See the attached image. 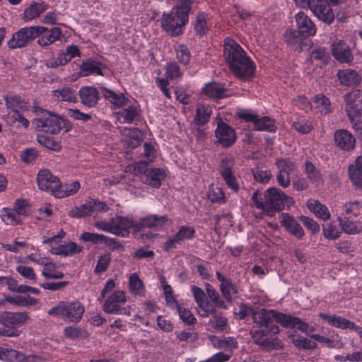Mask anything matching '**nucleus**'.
Masks as SVG:
<instances>
[{
    "label": "nucleus",
    "instance_id": "9b49d317",
    "mask_svg": "<svg viewBox=\"0 0 362 362\" xmlns=\"http://www.w3.org/2000/svg\"><path fill=\"white\" fill-rule=\"evenodd\" d=\"M233 165V159L226 157L221 160L218 170L227 187L233 192H238L240 185L232 170Z\"/></svg>",
    "mask_w": 362,
    "mask_h": 362
},
{
    "label": "nucleus",
    "instance_id": "49530a36",
    "mask_svg": "<svg viewBox=\"0 0 362 362\" xmlns=\"http://www.w3.org/2000/svg\"><path fill=\"white\" fill-rule=\"evenodd\" d=\"M214 316L209 320V326L214 329L215 332H221L226 329L228 325V320L223 315H217L216 312L213 314Z\"/></svg>",
    "mask_w": 362,
    "mask_h": 362
},
{
    "label": "nucleus",
    "instance_id": "0e129e2a",
    "mask_svg": "<svg viewBox=\"0 0 362 362\" xmlns=\"http://www.w3.org/2000/svg\"><path fill=\"white\" fill-rule=\"evenodd\" d=\"M305 173L308 178L315 183H320L322 176L320 171L310 162L305 163Z\"/></svg>",
    "mask_w": 362,
    "mask_h": 362
},
{
    "label": "nucleus",
    "instance_id": "cd10ccee",
    "mask_svg": "<svg viewBox=\"0 0 362 362\" xmlns=\"http://www.w3.org/2000/svg\"><path fill=\"white\" fill-rule=\"evenodd\" d=\"M211 343L216 349H223L229 354H232V351L238 346L237 340L232 337L219 338L214 336L211 338Z\"/></svg>",
    "mask_w": 362,
    "mask_h": 362
},
{
    "label": "nucleus",
    "instance_id": "3c124183",
    "mask_svg": "<svg viewBox=\"0 0 362 362\" xmlns=\"http://www.w3.org/2000/svg\"><path fill=\"white\" fill-rule=\"evenodd\" d=\"M64 334L66 337L69 339H86L89 337V334L87 331L75 326L65 327Z\"/></svg>",
    "mask_w": 362,
    "mask_h": 362
},
{
    "label": "nucleus",
    "instance_id": "4c0bfd02",
    "mask_svg": "<svg viewBox=\"0 0 362 362\" xmlns=\"http://www.w3.org/2000/svg\"><path fill=\"white\" fill-rule=\"evenodd\" d=\"M80 240L84 242H90L93 244H101L105 243L107 245L110 246L113 244V239L109 238L104 235L84 232L80 236Z\"/></svg>",
    "mask_w": 362,
    "mask_h": 362
},
{
    "label": "nucleus",
    "instance_id": "ddd939ff",
    "mask_svg": "<svg viewBox=\"0 0 362 362\" xmlns=\"http://www.w3.org/2000/svg\"><path fill=\"white\" fill-rule=\"evenodd\" d=\"M37 185L41 190L50 191L54 196L55 192L61 187L59 179L54 176L47 170H41L38 173L37 177Z\"/></svg>",
    "mask_w": 362,
    "mask_h": 362
},
{
    "label": "nucleus",
    "instance_id": "37998d69",
    "mask_svg": "<svg viewBox=\"0 0 362 362\" xmlns=\"http://www.w3.org/2000/svg\"><path fill=\"white\" fill-rule=\"evenodd\" d=\"M165 177L164 172L158 168H154L149 170L146 175L145 182L154 188H158L160 185V181Z\"/></svg>",
    "mask_w": 362,
    "mask_h": 362
},
{
    "label": "nucleus",
    "instance_id": "5fc2aeb1",
    "mask_svg": "<svg viewBox=\"0 0 362 362\" xmlns=\"http://www.w3.org/2000/svg\"><path fill=\"white\" fill-rule=\"evenodd\" d=\"M57 266L52 262H50L42 271V275L47 279H59L64 277V274L62 272L56 269Z\"/></svg>",
    "mask_w": 362,
    "mask_h": 362
},
{
    "label": "nucleus",
    "instance_id": "393cba45",
    "mask_svg": "<svg viewBox=\"0 0 362 362\" xmlns=\"http://www.w3.org/2000/svg\"><path fill=\"white\" fill-rule=\"evenodd\" d=\"M81 102L88 107H95L99 100V93L93 87L83 86L79 90Z\"/></svg>",
    "mask_w": 362,
    "mask_h": 362
},
{
    "label": "nucleus",
    "instance_id": "f704fd0d",
    "mask_svg": "<svg viewBox=\"0 0 362 362\" xmlns=\"http://www.w3.org/2000/svg\"><path fill=\"white\" fill-rule=\"evenodd\" d=\"M337 220L340 227L345 233L357 234L362 230V223L358 221H353L348 218L338 216Z\"/></svg>",
    "mask_w": 362,
    "mask_h": 362
},
{
    "label": "nucleus",
    "instance_id": "aec40b11",
    "mask_svg": "<svg viewBox=\"0 0 362 362\" xmlns=\"http://www.w3.org/2000/svg\"><path fill=\"white\" fill-rule=\"evenodd\" d=\"M106 69V66L100 62L88 59L82 62L80 65V72L83 76H88L90 75H101L104 76V71Z\"/></svg>",
    "mask_w": 362,
    "mask_h": 362
},
{
    "label": "nucleus",
    "instance_id": "f257e3e1",
    "mask_svg": "<svg viewBox=\"0 0 362 362\" xmlns=\"http://www.w3.org/2000/svg\"><path fill=\"white\" fill-rule=\"evenodd\" d=\"M252 318L253 322L259 329H265L271 334H278L279 328L274 324V320L286 328H297L303 333L308 334V331H314L313 327H310L308 323L303 321L298 317L279 313L273 310L260 309L252 311Z\"/></svg>",
    "mask_w": 362,
    "mask_h": 362
},
{
    "label": "nucleus",
    "instance_id": "a18cd8bd",
    "mask_svg": "<svg viewBox=\"0 0 362 362\" xmlns=\"http://www.w3.org/2000/svg\"><path fill=\"white\" fill-rule=\"evenodd\" d=\"M80 188L78 182H73L71 184L62 185L55 192V197L62 198L76 194Z\"/></svg>",
    "mask_w": 362,
    "mask_h": 362
},
{
    "label": "nucleus",
    "instance_id": "c85d7f7f",
    "mask_svg": "<svg viewBox=\"0 0 362 362\" xmlns=\"http://www.w3.org/2000/svg\"><path fill=\"white\" fill-rule=\"evenodd\" d=\"M320 317L326 321L329 325L341 329H354L355 324L341 316L329 315L325 313H320Z\"/></svg>",
    "mask_w": 362,
    "mask_h": 362
},
{
    "label": "nucleus",
    "instance_id": "6e6d98bb",
    "mask_svg": "<svg viewBox=\"0 0 362 362\" xmlns=\"http://www.w3.org/2000/svg\"><path fill=\"white\" fill-rule=\"evenodd\" d=\"M164 70L167 78L170 80H177L180 78L182 75L179 66L175 62L167 63L164 66Z\"/></svg>",
    "mask_w": 362,
    "mask_h": 362
},
{
    "label": "nucleus",
    "instance_id": "2f4dec72",
    "mask_svg": "<svg viewBox=\"0 0 362 362\" xmlns=\"http://www.w3.org/2000/svg\"><path fill=\"white\" fill-rule=\"evenodd\" d=\"M47 8L48 6L45 2H33L24 10L23 19L26 22L32 21L37 18Z\"/></svg>",
    "mask_w": 362,
    "mask_h": 362
},
{
    "label": "nucleus",
    "instance_id": "e433bc0d",
    "mask_svg": "<svg viewBox=\"0 0 362 362\" xmlns=\"http://www.w3.org/2000/svg\"><path fill=\"white\" fill-rule=\"evenodd\" d=\"M42 35V36L38 39L37 43L39 45L45 47L59 39L62 35V30L58 27H54L50 30L47 28V31Z\"/></svg>",
    "mask_w": 362,
    "mask_h": 362
},
{
    "label": "nucleus",
    "instance_id": "58836bf2",
    "mask_svg": "<svg viewBox=\"0 0 362 362\" xmlns=\"http://www.w3.org/2000/svg\"><path fill=\"white\" fill-rule=\"evenodd\" d=\"M4 100L6 108L11 111L27 110L28 109L27 103L18 95H4Z\"/></svg>",
    "mask_w": 362,
    "mask_h": 362
},
{
    "label": "nucleus",
    "instance_id": "a19ab883",
    "mask_svg": "<svg viewBox=\"0 0 362 362\" xmlns=\"http://www.w3.org/2000/svg\"><path fill=\"white\" fill-rule=\"evenodd\" d=\"M1 217L7 225H18L22 223V218L13 209L4 208L1 210Z\"/></svg>",
    "mask_w": 362,
    "mask_h": 362
},
{
    "label": "nucleus",
    "instance_id": "0eeeda50",
    "mask_svg": "<svg viewBox=\"0 0 362 362\" xmlns=\"http://www.w3.org/2000/svg\"><path fill=\"white\" fill-rule=\"evenodd\" d=\"M45 31H47V28L43 26H30L21 28L13 34L7 45L11 49L24 47Z\"/></svg>",
    "mask_w": 362,
    "mask_h": 362
},
{
    "label": "nucleus",
    "instance_id": "6e6552de",
    "mask_svg": "<svg viewBox=\"0 0 362 362\" xmlns=\"http://www.w3.org/2000/svg\"><path fill=\"white\" fill-rule=\"evenodd\" d=\"M264 212L269 216H272L276 211H281L286 203L293 202L292 198L287 197L281 190L275 187L267 189L264 194Z\"/></svg>",
    "mask_w": 362,
    "mask_h": 362
},
{
    "label": "nucleus",
    "instance_id": "de8ad7c7",
    "mask_svg": "<svg viewBox=\"0 0 362 362\" xmlns=\"http://www.w3.org/2000/svg\"><path fill=\"white\" fill-rule=\"evenodd\" d=\"M211 110L209 107L200 105L197 107L194 121L198 125L206 124L210 118Z\"/></svg>",
    "mask_w": 362,
    "mask_h": 362
},
{
    "label": "nucleus",
    "instance_id": "ea45409f",
    "mask_svg": "<svg viewBox=\"0 0 362 362\" xmlns=\"http://www.w3.org/2000/svg\"><path fill=\"white\" fill-rule=\"evenodd\" d=\"M308 208L316 216L322 220H327L330 217V214L327 208L317 201L311 200L308 202Z\"/></svg>",
    "mask_w": 362,
    "mask_h": 362
},
{
    "label": "nucleus",
    "instance_id": "39448f33",
    "mask_svg": "<svg viewBox=\"0 0 362 362\" xmlns=\"http://www.w3.org/2000/svg\"><path fill=\"white\" fill-rule=\"evenodd\" d=\"M49 315H54L71 322H79L84 313L83 304L78 301H61L59 303L48 310Z\"/></svg>",
    "mask_w": 362,
    "mask_h": 362
},
{
    "label": "nucleus",
    "instance_id": "9d476101",
    "mask_svg": "<svg viewBox=\"0 0 362 362\" xmlns=\"http://www.w3.org/2000/svg\"><path fill=\"white\" fill-rule=\"evenodd\" d=\"M109 209L105 202L94 199L86 202L80 206L73 208L69 212V215L74 218H81L91 216L95 212H105Z\"/></svg>",
    "mask_w": 362,
    "mask_h": 362
},
{
    "label": "nucleus",
    "instance_id": "c03bdc74",
    "mask_svg": "<svg viewBox=\"0 0 362 362\" xmlns=\"http://www.w3.org/2000/svg\"><path fill=\"white\" fill-rule=\"evenodd\" d=\"M126 302L125 294L122 291H115V314L130 315L129 308L122 307Z\"/></svg>",
    "mask_w": 362,
    "mask_h": 362
},
{
    "label": "nucleus",
    "instance_id": "8fccbe9b",
    "mask_svg": "<svg viewBox=\"0 0 362 362\" xmlns=\"http://www.w3.org/2000/svg\"><path fill=\"white\" fill-rule=\"evenodd\" d=\"M13 209L21 216L25 217L31 214V207L28 202L25 199H18L15 201Z\"/></svg>",
    "mask_w": 362,
    "mask_h": 362
},
{
    "label": "nucleus",
    "instance_id": "b1692460",
    "mask_svg": "<svg viewBox=\"0 0 362 362\" xmlns=\"http://www.w3.org/2000/svg\"><path fill=\"white\" fill-rule=\"evenodd\" d=\"M334 141L337 146L345 151L353 149L356 143L354 136L346 129H339L335 132Z\"/></svg>",
    "mask_w": 362,
    "mask_h": 362
},
{
    "label": "nucleus",
    "instance_id": "052dcab7",
    "mask_svg": "<svg viewBox=\"0 0 362 362\" xmlns=\"http://www.w3.org/2000/svg\"><path fill=\"white\" fill-rule=\"evenodd\" d=\"M322 232L325 238L336 240L341 235V231L337 226L332 223H327L322 226Z\"/></svg>",
    "mask_w": 362,
    "mask_h": 362
},
{
    "label": "nucleus",
    "instance_id": "5701e85b",
    "mask_svg": "<svg viewBox=\"0 0 362 362\" xmlns=\"http://www.w3.org/2000/svg\"><path fill=\"white\" fill-rule=\"evenodd\" d=\"M265 329H258L251 332L254 342L264 349L274 348L278 343V339L269 337Z\"/></svg>",
    "mask_w": 362,
    "mask_h": 362
},
{
    "label": "nucleus",
    "instance_id": "1a4fd4ad",
    "mask_svg": "<svg viewBox=\"0 0 362 362\" xmlns=\"http://www.w3.org/2000/svg\"><path fill=\"white\" fill-rule=\"evenodd\" d=\"M237 116L238 118L246 122L252 123L254 129L257 131L274 132L276 129V126L274 119L269 117H262L259 118L258 116L251 110H240L237 112Z\"/></svg>",
    "mask_w": 362,
    "mask_h": 362
},
{
    "label": "nucleus",
    "instance_id": "f03ea898",
    "mask_svg": "<svg viewBox=\"0 0 362 362\" xmlns=\"http://www.w3.org/2000/svg\"><path fill=\"white\" fill-rule=\"evenodd\" d=\"M223 55L233 74L241 80H249L255 74V65L245 50L233 39L225 40Z\"/></svg>",
    "mask_w": 362,
    "mask_h": 362
},
{
    "label": "nucleus",
    "instance_id": "473e14b6",
    "mask_svg": "<svg viewBox=\"0 0 362 362\" xmlns=\"http://www.w3.org/2000/svg\"><path fill=\"white\" fill-rule=\"evenodd\" d=\"M76 91L70 87L64 86L52 91V97L57 101L76 103L78 101Z\"/></svg>",
    "mask_w": 362,
    "mask_h": 362
},
{
    "label": "nucleus",
    "instance_id": "f3484780",
    "mask_svg": "<svg viewBox=\"0 0 362 362\" xmlns=\"http://www.w3.org/2000/svg\"><path fill=\"white\" fill-rule=\"evenodd\" d=\"M216 136L219 144L223 147L230 146L236 141L235 130L222 121L218 123Z\"/></svg>",
    "mask_w": 362,
    "mask_h": 362
},
{
    "label": "nucleus",
    "instance_id": "bf43d9fd",
    "mask_svg": "<svg viewBox=\"0 0 362 362\" xmlns=\"http://www.w3.org/2000/svg\"><path fill=\"white\" fill-rule=\"evenodd\" d=\"M37 141L41 146L48 149H51L55 151H59L61 149V145L59 142L47 136L37 135Z\"/></svg>",
    "mask_w": 362,
    "mask_h": 362
},
{
    "label": "nucleus",
    "instance_id": "423d86ee",
    "mask_svg": "<svg viewBox=\"0 0 362 362\" xmlns=\"http://www.w3.org/2000/svg\"><path fill=\"white\" fill-rule=\"evenodd\" d=\"M46 112L49 114L48 117H42L34 120L38 130L57 134L61 130L68 132L72 129V124L64 117L49 111Z\"/></svg>",
    "mask_w": 362,
    "mask_h": 362
},
{
    "label": "nucleus",
    "instance_id": "a878e982",
    "mask_svg": "<svg viewBox=\"0 0 362 362\" xmlns=\"http://www.w3.org/2000/svg\"><path fill=\"white\" fill-rule=\"evenodd\" d=\"M117 119L121 123H132L138 120L140 110L136 104H133L115 113Z\"/></svg>",
    "mask_w": 362,
    "mask_h": 362
},
{
    "label": "nucleus",
    "instance_id": "412c9836",
    "mask_svg": "<svg viewBox=\"0 0 362 362\" xmlns=\"http://www.w3.org/2000/svg\"><path fill=\"white\" fill-rule=\"evenodd\" d=\"M98 300L103 304V310L105 313H113V279H109L107 281Z\"/></svg>",
    "mask_w": 362,
    "mask_h": 362
},
{
    "label": "nucleus",
    "instance_id": "e2e57ef3",
    "mask_svg": "<svg viewBox=\"0 0 362 362\" xmlns=\"http://www.w3.org/2000/svg\"><path fill=\"white\" fill-rule=\"evenodd\" d=\"M329 54L325 48L314 49L310 54V60L312 62H314V61H320L322 63L325 64L329 60Z\"/></svg>",
    "mask_w": 362,
    "mask_h": 362
},
{
    "label": "nucleus",
    "instance_id": "dca6fc26",
    "mask_svg": "<svg viewBox=\"0 0 362 362\" xmlns=\"http://www.w3.org/2000/svg\"><path fill=\"white\" fill-rule=\"evenodd\" d=\"M332 52L333 57L340 63H351L354 60L350 47L344 40H334L332 42Z\"/></svg>",
    "mask_w": 362,
    "mask_h": 362
},
{
    "label": "nucleus",
    "instance_id": "7c9ffc66",
    "mask_svg": "<svg viewBox=\"0 0 362 362\" xmlns=\"http://www.w3.org/2000/svg\"><path fill=\"white\" fill-rule=\"evenodd\" d=\"M349 175L355 186L362 187V156H358L354 163L349 165Z\"/></svg>",
    "mask_w": 362,
    "mask_h": 362
},
{
    "label": "nucleus",
    "instance_id": "c756f323",
    "mask_svg": "<svg viewBox=\"0 0 362 362\" xmlns=\"http://www.w3.org/2000/svg\"><path fill=\"white\" fill-rule=\"evenodd\" d=\"M337 76L340 83L346 86H356L361 82V76L353 69L339 70Z\"/></svg>",
    "mask_w": 362,
    "mask_h": 362
},
{
    "label": "nucleus",
    "instance_id": "6ab92c4d",
    "mask_svg": "<svg viewBox=\"0 0 362 362\" xmlns=\"http://www.w3.org/2000/svg\"><path fill=\"white\" fill-rule=\"evenodd\" d=\"M168 220V216L165 215L158 216L153 214L142 217L137 221V225H139L138 232H140L144 228L158 230L163 227Z\"/></svg>",
    "mask_w": 362,
    "mask_h": 362
},
{
    "label": "nucleus",
    "instance_id": "680f3d73",
    "mask_svg": "<svg viewBox=\"0 0 362 362\" xmlns=\"http://www.w3.org/2000/svg\"><path fill=\"white\" fill-rule=\"evenodd\" d=\"M220 291L226 300L230 301L232 300V293H237V288L232 281L228 279L220 284Z\"/></svg>",
    "mask_w": 362,
    "mask_h": 362
},
{
    "label": "nucleus",
    "instance_id": "864d4df0",
    "mask_svg": "<svg viewBox=\"0 0 362 362\" xmlns=\"http://www.w3.org/2000/svg\"><path fill=\"white\" fill-rule=\"evenodd\" d=\"M289 337L291 339L292 343L298 349H315L317 347L315 342L311 340L303 337H295L294 335H290Z\"/></svg>",
    "mask_w": 362,
    "mask_h": 362
},
{
    "label": "nucleus",
    "instance_id": "13d9d810",
    "mask_svg": "<svg viewBox=\"0 0 362 362\" xmlns=\"http://www.w3.org/2000/svg\"><path fill=\"white\" fill-rule=\"evenodd\" d=\"M209 29L208 22L206 18V16L204 13H199L197 16L196 21L194 23V30L197 35L203 36L205 35Z\"/></svg>",
    "mask_w": 362,
    "mask_h": 362
},
{
    "label": "nucleus",
    "instance_id": "f8f14e48",
    "mask_svg": "<svg viewBox=\"0 0 362 362\" xmlns=\"http://www.w3.org/2000/svg\"><path fill=\"white\" fill-rule=\"evenodd\" d=\"M27 312H8L0 313V325L8 329H17L26 323L28 320Z\"/></svg>",
    "mask_w": 362,
    "mask_h": 362
},
{
    "label": "nucleus",
    "instance_id": "603ef678",
    "mask_svg": "<svg viewBox=\"0 0 362 362\" xmlns=\"http://www.w3.org/2000/svg\"><path fill=\"white\" fill-rule=\"evenodd\" d=\"M206 292L213 305L215 304L219 308L226 309L227 307L224 300L221 299L217 291L211 284H207L206 285Z\"/></svg>",
    "mask_w": 362,
    "mask_h": 362
},
{
    "label": "nucleus",
    "instance_id": "7ed1b4c3",
    "mask_svg": "<svg viewBox=\"0 0 362 362\" xmlns=\"http://www.w3.org/2000/svg\"><path fill=\"white\" fill-rule=\"evenodd\" d=\"M187 22L188 15L185 14L183 8H173L163 14L161 27L171 36H178L183 33Z\"/></svg>",
    "mask_w": 362,
    "mask_h": 362
},
{
    "label": "nucleus",
    "instance_id": "c9c22d12",
    "mask_svg": "<svg viewBox=\"0 0 362 362\" xmlns=\"http://www.w3.org/2000/svg\"><path fill=\"white\" fill-rule=\"evenodd\" d=\"M203 93L206 95L214 98H223L228 95L224 87L217 82H211L206 84L203 88Z\"/></svg>",
    "mask_w": 362,
    "mask_h": 362
},
{
    "label": "nucleus",
    "instance_id": "bb28decb",
    "mask_svg": "<svg viewBox=\"0 0 362 362\" xmlns=\"http://www.w3.org/2000/svg\"><path fill=\"white\" fill-rule=\"evenodd\" d=\"M281 223L289 233L298 239L303 238L305 233L303 228L292 216L288 214H283Z\"/></svg>",
    "mask_w": 362,
    "mask_h": 362
},
{
    "label": "nucleus",
    "instance_id": "4be33fe9",
    "mask_svg": "<svg viewBox=\"0 0 362 362\" xmlns=\"http://www.w3.org/2000/svg\"><path fill=\"white\" fill-rule=\"evenodd\" d=\"M298 30L305 37L313 36L316 33V27L309 17L303 12L296 15Z\"/></svg>",
    "mask_w": 362,
    "mask_h": 362
},
{
    "label": "nucleus",
    "instance_id": "338daca9",
    "mask_svg": "<svg viewBox=\"0 0 362 362\" xmlns=\"http://www.w3.org/2000/svg\"><path fill=\"white\" fill-rule=\"evenodd\" d=\"M69 62L64 52H59L57 57H52L45 61V65L49 68H57L60 66H64Z\"/></svg>",
    "mask_w": 362,
    "mask_h": 362
},
{
    "label": "nucleus",
    "instance_id": "a211bd4d",
    "mask_svg": "<svg viewBox=\"0 0 362 362\" xmlns=\"http://www.w3.org/2000/svg\"><path fill=\"white\" fill-rule=\"evenodd\" d=\"M138 226L137 221L118 216L115 218V235L127 237L131 229L134 233H137Z\"/></svg>",
    "mask_w": 362,
    "mask_h": 362
},
{
    "label": "nucleus",
    "instance_id": "79ce46f5",
    "mask_svg": "<svg viewBox=\"0 0 362 362\" xmlns=\"http://www.w3.org/2000/svg\"><path fill=\"white\" fill-rule=\"evenodd\" d=\"M129 286L131 292L135 296H144L145 286L136 273H133L130 276Z\"/></svg>",
    "mask_w": 362,
    "mask_h": 362
},
{
    "label": "nucleus",
    "instance_id": "69168bd1",
    "mask_svg": "<svg viewBox=\"0 0 362 362\" xmlns=\"http://www.w3.org/2000/svg\"><path fill=\"white\" fill-rule=\"evenodd\" d=\"M148 165V161L139 160L138 162H135L131 165H129L127 167V172L131 173L134 175H139L141 174L145 173L146 171V168Z\"/></svg>",
    "mask_w": 362,
    "mask_h": 362
},
{
    "label": "nucleus",
    "instance_id": "09e8293b",
    "mask_svg": "<svg viewBox=\"0 0 362 362\" xmlns=\"http://www.w3.org/2000/svg\"><path fill=\"white\" fill-rule=\"evenodd\" d=\"M361 204L358 202H348L341 206V211L337 210L339 216L343 217L345 215H353L356 216L359 214V209Z\"/></svg>",
    "mask_w": 362,
    "mask_h": 362
},
{
    "label": "nucleus",
    "instance_id": "72a5a7b5",
    "mask_svg": "<svg viewBox=\"0 0 362 362\" xmlns=\"http://www.w3.org/2000/svg\"><path fill=\"white\" fill-rule=\"evenodd\" d=\"M83 247L76 243L70 242L62 244L51 249L50 252L57 255L73 256L82 251Z\"/></svg>",
    "mask_w": 362,
    "mask_h": 362
},
{
    "label": "nucleus",
    "instance_id": "2eb2a0df",
    "mask_svg": "<svg viewBox=\"0 0 362 362\" xmlns=\"http://www.w3.org/2000/svg\"><path fill=\"white\" fill-rule=\"evenodd\" d=\"M310 11L320 21L328 24L333 22L334 14L331 7L323 0H314L310 3Z\"/></svg>",
    "mask_w": 362,
    "mask_h": 362
},
{
    "label": "nucleus",
    "instance_id": "4d7b16f0",
    "mask_svg": "<svg viewBox=\"0 0 362 362\" xmlns=\"http://www.w3.org/2000/svg\"><path fill=\"white\" fill-rule=\"evenodd\" d=\"M316 107L324 115L328 114L331 111V103L328 98L322 94H318L315 97Z\"/></svg>",
    "mask_w": 362,
    "mask_h": 362
},
{
    "label": "nucleus",
    "instance_id": "20e7f679",
    "mask_svg": "<svg viewBox=\"0 0 362 362\" xmlns=\"http://www.w3.org/2000/svg\"><path fill=\"white\" fill-rule=\"evenodd\" d=\"M346 111L353 127L362 133V90H354L344 95Z\"/></svg>",
    "mask_w": 362,
    "mask_h": 362
},
{
    "label": "nucleus",
    "instance_id": "4468645a",
    "mask_svg": "<svg viewBox=\"0 0 362 362\" xmlns=\"http://www.w3.org/2000/svg\"><path fill=\"white\" fill-rule=\"evenodd\" d=\"M192 291L198 305V313L202 317H206L210 314H214L216 313L214 305L206 300V293L201 288L197 286H192Z\"/></svg>",
    "mask_w": 362,
    "mask_h": 362
},
{
    "label": "nucleus",
    "instance_id": "774afa93",
    "mask_svg": "<svg viewBox=\"0 0 362 362\" xmlns=\"http://www.w3.org/2000/svg\"><path fill=\"white\" fill-rule=\"evenodd\" d=\"M208 198L212 202L221 203L224 200V194L218 186H211L208 191Z\"/></svg>",
    "mask_w": 362,
    "mask_h": 362
}]
</instances>
